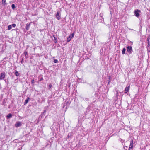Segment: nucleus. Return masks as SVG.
I'll return each mask as SVG.
<instances>
[{"label": "nucleus", "instance_id": "obj_1", "mask_svg": "<svg viewBox=\"0 0 150 150\" xmlns=\"http://www.w3.org/2000/svg\"><path fill=\"white\" fill-rule=\"evenodd\" d=\"M141 13V10L137 9H135L134 11V15L137 18L139 17L140 15V13Z\"/></svg>", "mask_w": 150, "mask_h": 150}, {"label": "nucleus", "instance_id": "obj_2", "mask_svg": "<svg viewBox=\"0 0 150 150\" xmlns=\"http://www.w3.org/2000/svg\"><path fill=\"white\" fill-rule=\"evenodd\" d=\"M127 52L129 54H131L133 52L132 47L131 46H129L126 47Z\"/></svg>", "mask_w": 150, "mask_h": 150}, {"label": "nucleus", "instance_id": "obj_3", "mask_svg": "<svg viewBox=\"0 0 150 150\" xmlns=\"http://www.w3.org/2000/svg\"><path fill=\"white\" fill-rule=\"evenodd\" d=\"M59 11H58L57 12V14L56 15V17L57 18L58 20H59L61 18V15Z\"/></svg>", "mask_w": 150, "mask_h": 150}, {"label": "nucleus", "instance_id": "obj_4", "mask_svg": "<svg viewBox=\"0 0 150 150\" xmlns=\"http://www.w3.org/2000/svg\"><path fill=\"white\" fill-rule=\"evenodd\" d=\"M5 77V74L4 73H1L0 74V80L3 79Z\"/></svg>", "mask_w": 150, "mask_h": 150}, {"label": "nucleus", "instance_id": "obj_5", "mask_svg": "<svg viewBox=\"0 0 150 150\" xmlns=\"http://www.w3.org/2000/svg\"><path fill=\"white\" fill-rule=\"evenodd\" d=\"M147 41L148 43L147 46L149 47L150 46V38L149 37H148L147 39Z\"/></svg>", "mask_w": 150, "mask_h": 150}, {"label": "nucleus", "instance_id": "obj_6", "mask_svg": "<svg viewBox=\"0 0 150 150\" xmlns=\"http://www.w3.org/2000/svg\"><path fill=\"white\" fill-rule=\"evenodd\" d=\"M30 25V23H28L26 24V29L27 30H29Z\"/></svg>", "mask_w": 150, "mask_h": 150}, {"label": "nucleus", "instance_id": "obj_7", "mask_svg": "<svg viewBox=\"0 0 150 150\" xmlns=\"http://www.w3.org/2000/svg\"><path fill=\"white\" fill-rule=\"evenodd\" d=\"M129 86L126 87L125 90V93H126L129 91Z\"/></svg>", "mask_w": 150, "mask_h": 150}, {"label": "nucleus", "instance_id": "obj_8", "mask_svg": "<svg viewBox=\"0 0 150 150\" xmlns=\"http://www.w3.org/2000/svg\"><path fill=\"white\" fill-rule=\"evenodd\" d=\"M133 141L132 139L130 141V144L129 146L131 147H133Z\"/></svg>", "mask_w": 150, "mask_h": 150}, {"label": "nucleus", "instance_id": "obj_9", "mask_svg": "<svg viewBox=\"0 0 150 150\" xmlns=\"http://www.w3.org/2000/svg\"><path fill=\"white\" fill-rule=\"evenodd\" d=\"M30 99V98H29V97H28L27 99L25 100L24 103V105H26L28 103L29 101V100Z\"/></svg>", "mask_w": 150, "mask_h": 150}, {"label": "nucleus", "instance_id": "obj_10", "mask_svg": "<svg viewBox=\"0 0 150 150\" xmlns=\"http://www.w3.org/2000/svg\"><path fill=\"white\" fill-rule=\"evenodd\" d=\"M12 117V115L11 113L9 114L7 116H6V118L7 119H9L10 118H11Z\"/></svg>", "mask_w": 150, "mask_h": 150}, {"label": "nucleus", "instance_id": "obj_11", "mask_svg": "<svg viewBox=\"0 0 150 150\" xmlns=\"http://www.w3.org/2000/svg\"><path fill=\"white\" fill-rule=\"evenodd\" d=\"M53 37L54 38V39L53 40V41L56 43L57 42V38L54 35H53Z\"/></svg>", "mask_w": 150, "mask_h": 150}, {"label": "nucleus", "instance_id": "obj_12", "mask_svg": "<svg viewBox=\"0 0 150 150\" xmlns=\"http://www.w3.org/2000/svg\"><path fill=\"white\" fill-rule=\"evenodd\" d=\"M71 36H69L67 39V42H69L71 40Z\"/></svg>", "mask_w": 150, "mask_h": 150}, {"label": "nucleus", "instance_id": "obj_13", "mask_svg": "<svg viewBox=\"0 0 150 150\" xmlns=\"http://www.w3.org/2000/svg\"><path fill=\"white\" fill-rule=\"evenodd\" d=\"M2 0V4L4 6H5L7 4L6 3V0Z\"/></svg>", "mask_w": 150, "mask_h": 150}, {"label": "nucleus", "instance_id": "obj_14", "mask_svg": "<svg viewBox=\"0 0 150 150\" xmlns=\"http://www.w3.org/2000/svg\"><path fill=\"white\" fill-rule=\"evenodd\" d=\"M24 54L25 55V57L26 58H27L28 57V53L27 52H24Z\"/></svg>", "mask_w": 150, "mask_h": 150}, {"label": "nucleus", "instance_id": "obj_15", "mask_svg": "<svg viewBox=\"0 0 150 150\" xmlns=\"http://www.w3.org/2000/svg\"><path fill=\"white\" fill-rule=\"evenodd\" d=\"M126 51V49L125 48H123L122 50V54H125V52Z\"/></svg>", "mask_w": 150, "mask_h": 150}, {"label": "nucleus", "instance_id": "obj_16", "mask_svg": "<svg viewBox=\"0 0 150 150\" xmlns=\"http://www.w3.org/2000/svg\"><path fill=\"white\" fill-rule=\"evenodd\" d=\"M12 26L11 25H9L8 26V30H10L12 29Z\"/></svg>", "mask_w": 150, "mask_h": 150}, {"label": "nucleus", "instance_id": "obj_17", "mask_svg": "<svg viewBox=\"0 0 150 150\" xmlns=\"http://www.w3.org/2000/svg\"><path fill=\"white\" fill-rule=\"evenodd\" d=\"M15 74L17 76H19V73L17 71H16L15 73Z\"/></svg>", "mask_w": 150, "mask_h": 150}, {"label": "nucleus", "instance_id": "obj_18", "mask_svg": "<svg viewBox=\"0 0 150 150\" xmlns=\"http://www.w3.org/2000/svg\"><path fill=\"white\" fill-rule=\"evenodd\" d=\"M83 100L85 101H88L89 100V99L88 98H84Z\"/></svg>", "mask_w": 150, "mask_h": 150}, {"label": "nucleus", "instance_id": "obj_19", "mask_svg": "<svg viewBox=\"0 0 150 150\" xmlns=\"http://www.w3.org/2000/svg\"><path fill=\"white\" fill-rule=\"evenodd\" d=\"M71 134H72V133H71V132L69 133V134H68V136H67V138H69L71 136Z\"/></svg>", "mask_w": 150, "mask_h": 150}, {"label": "nucleus", "instance_id": "obj_20", "mask_svg": "<svg viewBox=\"0 0 150 150\" xmlns=\"http://www.w3.org/2000/svg\"><path fill=\"white\" fill-rule=\"evenodd\" d=\"M74 32L73 33L71 34L70 35H69V36H71V38L74 36Z\"/></svg>", "mask_w": 150, "mask_h": 150}, {"label": "nucleus", "instance_id": "obj_21", "mask_svg": "<svg viewBox=\"0 0 150 150\" xmlns=\"http://www.w3.org/2000/svg\"><path fill=\"white\" fill-rule=\"evenodd\" d=\"M116 96L117 98L118 96V90H117L116 91Z\"/></svg>", "mask_w": 150, "mask_h": 150}, {"label": "nucleus", "instance_id": "obj_22", "mask_svg": "<svg viewBox=\"0 0 150 150\" xmlns=\"http://www.w3.org/2000/svg\"><path fill=\"white\" fill-rule=\"evenodd\" d=\"M11 6H12V8L13 9H15V5L14 4H13Z\"/></svg>", "mask_w": 150, "mask_h": 150}, {"label": "nucleus", "instance_id": "obj_23", "mask_svg": "<svg viewBox=\"0 0 150 150\" xmlns=\"http://www.w3.org/2000/svg\"><path fill=\"white\" fill-rule=\"evenodd\" d=\"M133 147H132L129 146L128 150H133Z\"/></svg>", "mask_w": 150, "mask_h": 150}, {"label": "nucleus", "instance_id": "obj_24", "mask_svg": "<svg viewBox=\"0 0 150 150\" xmlns=\"http://www.w3.org/2000/svg\"><path fill=\"white\" fill-rule=\"evenodd\" d=\"M31 82L32 83L34 84L35 83V81L34 79H33L31 80Z\"/></svg>", "mask_w": 150, "mask_h": 150}, {"label": "nucleus", "instance_id": "obj_25", "mask_svg": "<svg viewBox=\"0 0 150 150\" xmlns=\"http://www.w3.org/2000/svg\"><path fill=\"white\" fill-rule=\"evenodd\" d=\"M54 62L55 63H57L58 62V60L56 59H54Z\"/></svg>", "mask_w": 150, "mask_h": 150}, {"label": "nucleus", "instance_id": "obj_26", "mask_svg": "<svg viewBox=\"0 0 150 150\" xmlns=\"http://www.w3.org/2000/svg\"><path fill=\"white\" fill-rule=\"evenodd\" d=\"M15 126L16 127H18L19 126V123H18L15 124Z\"/></svg>", "mask_w": 150, "mask_h": 150}, {"label": "nucleus", "instance_id": "obj_27", "mask_svg": "<svg viewBox=\"0 0 150 150\" xmlns=\"http://www.w3.org/2000/svg\"><path fill=\"white\" fill-rule=\"evenodd\" d=\"M46 112V110H44V112H43L42 113V114H45V112Z\"/></svg>", "mask_w": 150, "mask_h": 150}, {"label": "nucleus", "instance_id": "obj_28", "mask_svg": "<svg viewBox=\"0 0 150 150\" xmlns=\"http://www.w3.org/2000/svg\"><path fill=\"white\" fill-rule=\"evenodd\" d=\"M16 26V25L15 24H13L12 25V26L13 27H15Z\"/></svg>", "mask_w": 150, "mask_h": 150}, {"label": "nucleus", "instance_id": "obj_29", "mask_svg": "<svg viewBox=\"0 0 150 150\" xmlns=\"http://www.w3.org/2000/svg\"><path fill=\"white\" fill-rule=\"evenodd\" d=\"M111 76H109V81L108 82V84H109V83L110 82V79Z\"/></svg>", "mask_w": 150, "mask_h": 150}, {"label": "nucleus", "instance_id": "obj_30", "mask_svg": "<svg viewBox=\"0 0 150 150\" xmlns=\"http://www.w3.org/2000/svg\"><path fill=\"white\" fill-rule=\"evenodd\" d=\"M52 86L51 84H50L48 86V87L50 89L51 88Z\"/></svg>", "mask_w": 150, "mask_h": 150}, {"label": "nucleus", "instance_id": "obj_31", "mask_svg": "<svg viewBox=\"0 0 150 150\" xmlns=\"http://www.w3.org/2000/svg\"><path fill=\"white\" fill-rule=\"evenodd\" d=\"M43 78L42 77V78H41L40 79V80H39V81H42V80H43Z\"/></svg>", "mask_w": 150, "mask_h": 150}, {"label": "nucleus", "instance_id": "obj_32", "mask_svg": "<svg viewBox=\"0 0 150 150\" xmlns=\"http://www.w3.org/2000/svg\"><path fill=\"white\" fill-rule=\"evenodd\" d=\"M23 62V59H22V60H21V63H22Z\"/></svg>", "mask_w": 150, "mask_h": 150}, {"label": "nucleus", "instance_id": "obj_33", "mask_svg": "<svg viewBox=\"0 0 150 150\" xmlns=\"http://www.w3.org/2000/svg\"><path fill=\"white\" fill-rule=\"evenodd\" d=\"M19 126H21V123L19 122Z\"/></svg>", "mask_w": 150, "mask_h": 150}, {"label": "nucleus", "instance_id": "obj_34", "mask_svg": "<svg viewBox=\"0 0 150 150\" xmlns=\"http://www.w3.org/2000/svg\"><path fill=\"white\" fill-rule=\"evenodd\" d=\"M108 81H109V78H108Z\"/></svg>", "mask_w": 150, "mask_h": 150}]
</instances>
